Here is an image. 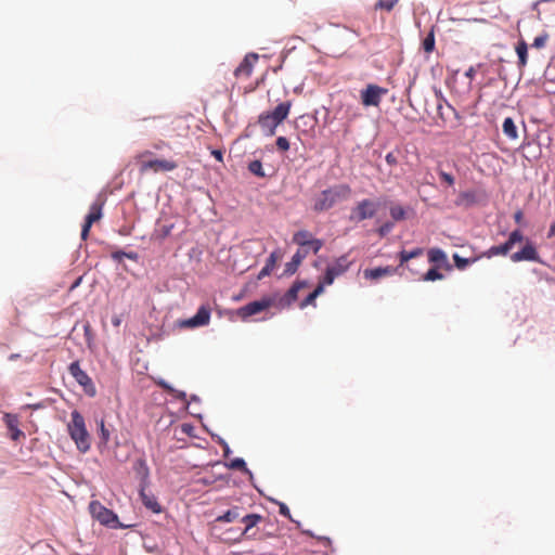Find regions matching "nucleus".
Wrapping results in <instances>:
<instances>
[{"instance_id": "864d4df0", "label": "nucleus", "mask_w": 555, "mask_h": 555, "mask_svg": "<svg viewBox=\"0 0 555 555\" xmlns=\"http://www.w3.org/2000/svg\"><path fill=\"white\" fill-rule=\"evenodd\" d=\"M514 220L516 223L518 224H521L522 223V220H524V212L518 209L515 214H514Z\"/></svg>"}, {"instance_id": "7ed1b4c3", "label": "nucleus", "mask_w": 555, "mask_h": 555, "mask_svg": "<svg viewBox=\"0 0 555 555\" xmlns=\"http://www.w3.org/2000/svg\"><path fill=\"white\" fill-rule=\"evenodd\" d=\"M379 208V204L370 198H364L356 204L351 209L349 220L359 223L363 220L373 218Z\"/></svg>"}, {"instance_id": "338daca9", "label": "nucleus", "mask_w": 555, "mask_h": 555, "mask_svg": "<svg viewBox=\"0 0 555 555\" xmlns=\"http://www.w3.org/2000/svg\"><path fill=\"white\" fill-rule=\"evenodd\" d=\"M177 397H178V398H184V397H185V395H184V392H180Z\"/></svg>"}, {"instance_id": "69168bd1", "label": "nucleus", "mask_w": 555, "mask_h": 555, "mask_svg": "<svg viewBox=\"0 0 555 555\" xmlns=\"http://www.w3.org/2000/svg\"><path fill=\"white\" fill-rule=\"evenodd\" d=\"M147 154H150V152H145L144 154H141V155L139 156V158L141 159V158H143V157H144L145 155H147Z\"/></svg>"}, {"instance_id": "72a5a7b5", "label": "nucleus", "mask_w": 555, "mask_h": 555, "mask_svg": "<svg viewBox=\"0 0 555 555\" xmlns=\"http://www.w3.org/2000/svg\"><path fill=\"white\" fill-rule=\"evenodd\" d=\"M390 216L395 221H400L405 219V210L400 205H393L390 207Z\"/></svg>"}, {"instance_id": "603ef678", "label": "nucleus", "mask_w": 555, "mask_h": 555, "mask_svg": "<svg viewBox=\"0 0 555 555\" xmlns=\"http://www.w3.org/2000/svg\"><path fill=\"white\" fill-rule=\"evenodd\" d=\"M211 155L220 163L223 162V153L221 150H212Z\"/></svg>"}, {"instance_id": "e2e57ef3", "label": "nucleus", "mask_w": 555, "mask_h": 555, "mask_svg": "<svg viewBox=\"0 0 555 555\" xmlns=\"http://www.w3.org/2000/svg\"><path fill=\"white\" fill-rule=\"evenodd\" d=\"M230 453V449H229V446L225 444L224 446V455L228 456V454Z\"/></svg>"}, {"instance_id": "f704fd0d", "label": "nucleus", "mask_w": 555, "mask_h": 555, "mask_svg": "<svg viewBox=\"0 0 555 555\" xmlns=\"http://www.w3.org/2000/svg\"><path fill=\"white\" fill-rule=\"evenodd\" d=\"M522 240H524V235H522L521 231L514 230L509 234L508 240L505 242V244L508 246L509 249H512L516 243H519Z\"/></svg>"}, {"instance_id": "6e6d98bb", "label": "nucleus", "mask_w": 555, "mask_h": 555, "mask_svg": "<svg viewBox=\"0 0 555 555\" xmlns=\"http://www.w3.org/2000/svg\"><path fill=\"white\" fill-rule=\"evenodd\" d=\"M475 75H476V69L474 66H470L466 72H465V77H467L469 80H473L475 78Z\"/></svg>"}, {"instance_id": "0e129e2a", "label": "nucleus", "mask_w": 555, "mask_h": 555, "mask_svg": "<svg viewBox=\"0 0 555 555\" xmlns=\"http://www.w3.org/2000/svg\"><path fill=\"white\" fill-rule=\"evenodd\" d=\"M113 324H114L115 326H118V325H119V320H118V319L113 320Z\"/></svg>"}, {"instance_id": "58836bf2", "label": "nucleus", "mask_w": 555, "mask_h": 555, "mask_svg": "<svg viewBox=\"0 0 555 555\" xmlns=\"http://www.w3.org/2000/svg\"><path fill=\"white\" fill-rule=\"evenodd\" d=\"M454 264L459 270H464L470 262V259L462 258L460 255H453Z\"/></svg>"}, {"instance_id": "8fccbe9b", "label": "nucleus", "mask_w": 555, "mask_h": 555, "mask_svg": "<svg viewBox=\"0 0 555 555\" xmlns=\"http://www.w3.org/2000/svg\"><path fill=\"white\" fill-rule=\"evenodd\" d=\"M547 37L546 36H539L535 37L533 40V47L535 48H543L545 46Z\"/></svg>"}, {"instance_id": "393cba45", "label": "nucleus", "mask_w": 555, "mask_h": 555, "mask_svg": "<svg viewBox=\"0 0 555 555\" xmlns=\"http://www.w3.org/2000/svg\"><path fill=\"white\" fill-rule=\"evenodd\" d=\"M312 234L306 230L298 231L293 236V242L304 249L311 241Z\"/></svg>"}, {"instance_id": "cd10ccee", "label": "nucleus", "mask_w": 555, "mask_h": 555, "mask_svg": "<svg viewBox=\"0 0 555 555\" xmlns=\"http://www.w3.org/2000/svg\"><path fill=\"white\" fill-rule=\"evenodd\" d=\"M516 53L518 55V66L520 68L525 67L527 64V56H528V47L525 41L518 42L516 46Z\"/></svg>"}, {"instance_id": "c03bdc74", "label": "nucleus", "mask_w": 555, "mask_h": 555, "mask_svg": "<svg viewBox=\"0 0 555 555\" xmlns=\"http://www.w3.org/2000/svg\"><path fill=\"white\" fill-rule=\"evenodd\" d=\"M322 246H323L322 241L312 237L310 243L306 247L311 248L314 254H318V251L322 248Z\"/></svg>"}, {"instance_id": "ea45409f", "label": "nucleus", "mask_w": 555, "mask_h": 555, "mask_svg": "<svg viewBox=\"0 0 555 555\" xmlns=\"http://www.w3.org/2000/svg\"><path fill=\"white\" fill-rule=\"evenodd\" d=\"M346 114H347V121H349V122L356 120L357 118H359L361 116V113L359 112V109L353 106H347Z\"/></svg>"}, {"instance_id": "4d7b16f0", "label": "nucleus", "mask_w": 555, "mask_h": 555, "mask_svg": "<svg viewBox=\"0 0 555 555\" xmlns=\"http://www.w3.org/2000/svg\"><path fill=\"white\" fill-rule=\"evenodd\" d=\"M158 386H160L163 389L171 392L173 391V389L165 382V380H159L158 383Z\"/></svg>"}, {"instance_id": "473e14b6", "label": "nucleus", "mask_w": 555, "mask_h": 555, "mask_svg": "<svg viewBox=\"0 0 555 555\" xmlns=\"http://www.w3.org/2000/svg\"><path fill=\"white\" fill-rule=\"evenodd\" d=\"M423 49L426 53H431L435 50V34L431 30L423 40Z\"/></svg>"}, {"instance_id": "39448f33", "label": "nucleus", "mask_w": 555, "mask_h": 555, "mask_svg": "<svg viewBox=\"0 0 555 555\" xmlns=\"http://www.w3.org/2000/svg\"><path fill=\"white\" fill-rule=\"evenodd\" d=\"M274 297H263L260 300L251 301L237 310V315L242 320H247L249 317L258 314L270 307H274Z\"/></svg>"}, {"instance_id": "9b49d317", "label": "nucleus", "mask_w": 555, "mask_h": 555, "mask_svg": "<svg viewBox=\"0 0 555 555\" xmlns=\"http://www.w3.org/2000/svg\"><path fill=\"white\" fill-rule=\"evenodd\" d=\"M178 167L177 163L167 159L140 160V172L145 173L149 170L154 172L172 171Z\"/></svg>"}, {"instance_id": "a211bd4d", "label": "nucleus", "mask_w": 555, "mask_h": 555, "mask_svg": "<svg viewBox=\"0 0 555 555\" xmlns=\"http://www.w3.org/2000/svg\"><path fill=\"white\" fill-rule=\"evenodd\" d=\"M3 420L7 427L11 431L12 440L16 441L20 439V437L24 436L23 431L18 429V418L16 415L5 413Z\"/></svg>"}, {"instance_id": "c85d7f7f", "label": "nucleus", "mask_w": 555, "mask_h": 555, "mask_svg": "<svg viewBox=\"0 0 555 555\" xmlns=\"http://www.w3.org/2000/svg\"><path fill=\"white\" fill-rule=\"evenodd\" d=\"M323 294L322 286H317L315 289L310 293L300 304L299 308L305 309L308 306H315V299L318 296Z\"/></svg>"}, {"instance_id": "c756f323", "label": "nucleus", "mask_w": 555, "mask_h": 555, "mask_svg": "<svg viewBox=\"0 0 555 555\" xmlns=\"http://www.w3.org/2000/svg\"><path fill=\"white\" fill-rule=\"evenodd\" d=\"M509 248L508 246L504 243V244H501V245H495V246H492L489 248V250L487 251V256L488 257H493V256H505L509 253Z\"/></svg>"}, {"instance_id": "20e7f679", "label": "nucleus", "mask_w": 555, "mask_h": 555, "mask_svg": "<svg viewBox=\"0 0 555 555\" xmlns=\"http://www.w3.org/2000/svg\"><path fill=\"white\" fill-rule=\"evenodd\" d=\"M89 511L94 519H96L100 524L109 526V527H117L118 517L117 515L106 508L104 505H102L98 501H92L89 504Z\"/></svg>"}, {"instance_id": "3c124183", "label": "nucleus", "mask_w": 555, "mask_h": 555, "mask_svg": "<svg viewBox=\"0 0 555 555\" xmlns=\"http://www.w3.org/2000/svg\"><path fill=\"white\" fill-rule=\"evenodd\" d=\"M385 160H386V163H387L389 166H396V165H397V163H398L397 157H396V155H395L392 152L388 153V154L385 156Z\"/></svg>"}, {"instance_id": "09e8293b", "label": "nucleus", "mask_w": 555, "mask_h": 555, "mask_svg": "<svg viewBox=\"0 0 555 555\" xmlns=\"http://www.w3.org/2000/svg\"><path fill=\"white\" fill-rule=\"evenodd\" d=\"M545 78L551 82H555V65L547 67Z\"/></svg>"}, {"instance_id": "f3484780", "label": "nucleus", "mask_w": 555, "mask_h": 555, "mask_svg": "<svg viewBox=\"0 0 555 555\" xmlns=\"http://www.w3.org/2000/svg\"><path fill=\"white\" fill-rule=\"evenodd\" d=\"M307 255H308V250L298 249L295 253V255L292 257V260L285 264L284 274H286V275L294 274L297 271L300 263L302 262V260L307 257Z\"/></svg>"}, {"instance_id": "0eeeda50", "label": "nucleus", "mask_w": 555, "mask_h": 555, "mask_svg": "<svg viewBox=\"0 0 555 555\" xmlns=\"http://www.w3.org/2000/svg\"><path fill=\"white\" fill-rule=\"evenodd\" d=\"M104 203H105V201L103 198L99 197L90 206V211L86 216L85 223L81 229V238L82 240H87L92 224L102 218V209H103Z\"/></svg>"}, {"instance_id": "c9c22d12", "label": "nucleus", "mask_w": 555, "mask_h": 555, "mask_svg": "<svg viewBox=\"0 0 555 555\" xmlns=\"http://www.w3.org/2000/svg\"><path fill=\"white\" fill-rule=\"evenodd\" d=\"M248 170L257 176V177H260V178H263L266 176V173L263 172V169H262V164L260 160H253L249 163L248 165Z\"/></svg>"}, {"instance_id": "ddd939ff", "label": "nucleus", "mask_w": 555, "mask_h": 555, "mask_svg": "<svg viewBox=\"0 0 555 555\" xmlns=\"http://www.w3.org/2000/svg\"><path fill=\"white\" fill-rule=\"evenodd\" d=\"M263 517L259 514H248L241 518L242 522L245 524V528L241 533L240 540L242 538H254L256 533L253 531V529L261 522Z\"/></svg>"}, {"instance_id": "13d9d810", "label": "nucleus", "mask_w": 555, "mask_h": 555, "mask_svg": "<svg viewBox=\"0 0 555 555\" xmlns=\"http://www.w3.org/2000/svg\"><path fill=\"white\" fill-rule=\"evenodd\" d=\"M554 236H555V220L552 222V224L548 229V232H547L548 238L554 237Z\"/></svg>"}, {"instance_id": "4be33fe9", "label": "nucleus", "mask_w": 555, "mask_h": 555, "mask_svg": "<svg viewBox=\"0 0 555 555\" xmlns=\"http://www.w3.org/2000/svg\"><path fill=\"white\" fill-rule=\"evenodd\" d=\"M393 271L395 270L391 267L366 269L364 271V276L370 280H377L379 278L392 274Z\"/></svg>"}, {"instance_id": "4c0bfd02", "label": "nucleus", "mask_w": 555, "mask_h": 555, "mask_svg": "<svg viewBox=\"0 0 555 555\" xmlns=\"http://www.w3.org/2000/svg\"><path fill=\"white\" fill-rule=\"evenodd\" d=\"M229 467L231 469H237V470H242L244 473H249L248 468L246 467L245 461L241 457H236V459L232 460L229 464Z\"/></svg>"}, {"instance_id": "423d86ee", "label": "nucleus", "mask_w": 555, "mask_h": 555, "mask_svg": "<svg viewBox=\"0 0 555 555\" xmlns=\"http://www.w3.org/2000/svg\"><path fill=\"white\" fill-rule=\"evenodd\" d=\"M388 90L386 88L379 87L374 83H370L365 87V89L361 90L360 98L361 103L364 106H378L380 104L382 98L387 94Z\"/></svg>"}, {"instance_id": "f03ea898", "label": "nucleus", "mask_w": 555, "mask_h": 555, "mask_svg": "<svg viewBox=\"0 0 555 555\" xmlns=\"http://www.w3.org/2000/svg\"><path fill=\"white\" fill-rule=\"evenodd\" d=\"M72 421L67 426L70 438L75 441L77 449L85 453L89 451L90 436L86 428L85 418L78 411L72 412Z\"/></svg>"}, {"instance_id": "37998d69", "label": "nucleus", "mask_w": 555, "mask_h": 555, "mask_svg": "<svg viewBox=\"0 0 555 555\" xmlns=\"http://www.w3.org/2000/svg\"><path fill=\"white\" fill-rule=\"evenodd\" d=\"M276 147L280 151H287L289 149V142L285 137H279L276 139Z\"/></svg>"}, {"instance_id": "dca6fc26", "label": "nucleus", "mask_w": 555, "mask_h": 555, "mask_svg": "<svg viewBox=\"0 0 555 555\" xmlns=\"http://www.w3.org/2000/svg\"><path fill=\"white\" fill-rule=\"evenodd\" d=\"M281 259H282L281 250L278 249V250L272 251L270 254L269 258L267 259L264 267L260 270V272L257 276L258 280H262L263 278L270 275L271 272L276 267L278 261Z\"/></svg>"}, {"instance_id": "680f3d73", "label": "nucleus", "mask_w": 555, "mask_h": 555, "mask_svg": "<svg viewBox=\"0 0 555 555\" xmlns=\"http://www.w3.org/2000/svg\"><path fill=\"white\" fill-rule=\"evenodd\" d=\"M139 464H140V466H141V467H143V468H144V470H145V475H147V467H146L145 462H144V461H140V462H139Z\"/></svg>"}, {"instance_id": "aec40b11", "label": "nucleus", "mask_w": 555, "mask_h": 555, "mask_svg": "<svg viewBox=\"0 0 555 555\" xmlns=\"http://www.w3.org/2000/svg\"><path fill=\"white\" fill-rule=\"evenodd\" d=\"M140 496L143 505L152 511L155 514H159L162 512V506L158 503L157 499L153 494H149L145 492L144 488L140 491Z\"/></svg>"}, {"instance_id": "052dcab7", "label": "nucleus", "mask_w": 555, "mask_h": 555, "mask_svg": "<svg viewBox=\"0 0 555 555\" xmlns=\"http://www.w3.org/2000/svg\"><path fill=\"white\" fill-rule=\"evenodd\" d=\"M81 280H82V278H81V276H80V278H78V279L75 281V283L72 285V288L77 287V286L80 284Z\"/></svg>"}, {"instance_id": "5fc2aeb1", "label": "nucleus", "mask_w": 555, "mask_h": 555, "mask_svg": "<svg viewBox=\"0 0 555 555\" xmlns=\"http://www.w3.org/2000/svg\"><path fill=\"white\" fill-rule=\"evenodd\" d=\"M126 251L117 250L112 254V258L116 261H121V259L125 257Z\"/></svg>"}, {"instance_id": "f257e3e1", "label": "nucleus", "mask_w": 555, "mask_h": 555, "mask_svg": "<svg viewBox=\"0 0 555 555\" xmlns=\"http://www.w3.org/2000/svg\"><path fill=\"white\" fill-rule=\"evenodd\" d=\"M351 193V188L348 184H336L323 190L314 197L313 210L317 212L330 210L339 202L349 199Z\"/></svg>"}, {"instance_id": "2eb2a0df", "label": "nucleus", "mask_w": 555, "mask_h": 555, "mask_svg": "<svg viewBox=\"0 0 555 555\" xmlns=\"http://www.w3.org/2000/svg\"><path fill=\"white\" fill-rule=\"evenodd\" d=\"M429 262L436 264L438 268L451 270L452 266L448 261L446 253L440 248H430L427 253Z\"/></svg>"}, {"instance_id": "6ab92c4d", "label": "nucleus", "mask_w": 555, "mask_h": 555, "mask_svg": "<svg viewBox=\"0 0 555 555\" xmlns=\"http://www.w3.org/2000/svg\"><path fill=\"white\" fill-rule=\"evenodd\" d=\"M258 122L268 135H273L275 133V128L280 125L275 119H273L269 112L262 113L259 116Z\"/></svg>"}, {"instance_id": "79ce46f5", "label": "nucleus", "mask_w": 555, "mask_h": 555, "mask_svg": "<svg viewBox=\"0 0 555 555\" xmlns=\"http://www.w3.org/2000/svg\"><path fill=\"white\" fill-rule=\"evenodd\" d=\"M438 171V175L440 177V179L447 183L448 185L452 186L454 184V177L451 175V173H448L443 170H441L440 168L437 169Z\"/></svg>"}, {"instance_id": "2f4dec72", "label": "nucleus", "mask_w": 555, "mask_h": 555, "mask_svg": "<svg viewBox=\"0 0 555 555\" xmlns=\"http://www.w3.org/2000/svg\"><path fill=\"white\" fill-rule=\"evenodd\" d=\"M336 278H337V275L335 274V272H333L331 269L326 268V271H325L322 280H320L318 286H322V292H324V287L326 285L333 284V282Z\"/></svg>"}, {"instance_id": "b1692460", "label": "nucleus", "mask_w": 555, "mask_h": 555, "mask_svg": "<svg viewBox=\"0 0 555 555\" xmlns=\"http://www.w3.org/2000/svg\"><path fill=\"white\" fill-rule=\"evenodd\" d=\"M241 517V507L234 506L228 509L224 514L218 516L216 521L218 522H233Z\"/></svg>"}, {"instance_id": "a878e982", "label": "nucleus", "mask_w": 555, "mask_h": 555, "mask_svg": "<svg viewBox=\"0 0 555 555\" xmlns=\"http://www.w3.org/2000/svg\"><path fill=\"white\" fill-rule=\"evenodd\" d=\"M349 262L346 256L338 258L333 264L327 268L331 269L337 276L341 275L347 271Z\"/></svg>"}, {"instance_id": "4468645a", "label": "nucleus", "mask_w": 555, "mask_h": 555, "mask_svg": "<svg viewBox=\"0 0 555 555\" xmlns=\"http://www.w3.org/2000/svg\"><path fill=\"white\" fill-rule=\"evenodd\" d=\"M258 60V55L255 53L247 54L241 64L234 70L235 77H245L248 78L251 75L255 63Z\"/></svg>"}, {"instance_id": "a18cd8bd", "label": "nucleus", "mask_w": 555, "mask_h": 555, "mask_svg": "<svg viewBox=\"0 0 555 555\" xmlns=\"http://www.w3.org/2000/svg\"><path fill=\"white\" fill-rule=\"evenodd\" d=\"M391 229H392V223L386 222L377 229V233L379 236L384 237L391 231Z\"/></svg>"}, {"instance_id": "6e6552de", "label": "nucleus", "mask_w": 555, "mask_h": 555, "mask_svg": "<svg viewBox=\"0 0 555 555\" xmlns=\"http://www.w3.org/2000/svg\"><path fill=\"white\" fill-rule=\"evenodd\" d=\"M306 287H308V283L306 281L295 282L283 296L275 298L274 307L279 309L288 308L297 300L299 291Z\"/></svg>"}, {"instance_id": "a19ab883", "label": "nucleus", "mask_w": 555, "mask_h": 555, "mask_svg": "<svg viewBox=\"0 0 555 555\" xmlns=\"http://www.w3.org/2000/svg\"><path fill=\"white\" fill-rule=\"evenodd\" d=\"M100 439H101V442L104 444H106L109 440V431L105 427L103 420H101V422H100Z\"/></svg>"}, {"instance_id": "bf43d9fd", "label": "nucleus", "mask_w": 555, "mask_h": 555, "mask_svg": "<svg viewBox=\"0 0 555 555\" xmlns=\"http://www.w3.org/2000/svg\"><path fill=\"white\" fill-rule=\"evenodd\" d=\"M125 257H127L131 260H137L138 255H137V253L131 251V253H126Z\"/></svg>"}, {"instance_id": "e433bc0d", "label": "nucleus", "mask_w": 555, "mask_h": 555, "mask_svg": "<svg viewBox=\"0 0 555 555\" xmlns=\"http://www.w3.org/2000/svg\"><path fill=\"white\" fill-rule=\"evenodd\" d=\"M444 276L442 273H440L437 268L429 269L423 276V281H437L442 280Z\"/></svg>"}, {"instance_id": "412c9836", "label": "nucleus", "mask_w": 555, "mask_h": 555, "mask_svg": "<svg viewBox=\"0 0 555 555\" xmlns=\"http://www.w3.org/2000/svg\"><path fill=\"white\" fill-rule=\"evenodd\" d=\"M291 107H292V102L286 101V102L280 103L272 112H269V113L271 114L273 119H275L279 124H281L287 118Z\"/></svg>"}, {"instance_id": "f8f14e48", "label": "nucleus", "mask_w": 555, "mask_h": 555, "mask_svg": "<svg viewBox=\"0 0 555 555\" xmlns=\"http://www.w3.org/2000/svg\"><path fill=\"white\" fill-rule=\"evenodd\" d=\"M512 261H539V255L535 247L531 243H527L519 251L511 256Z\"/></svg>"}, {"instance_id": "9d476101", "label": "nucleus", "mask_w": 555, "mask_h": 555, "mask_svg": "<svg viewBox=\"0 0 555 555\" xmlns=\"http://www.w3.org/2000/svg\"><path fill=\"white\" fill-rule=\"evenodd\" d=\"M211 310L208 306L203 305L198 308L196 314L190 319L180 322L181 327L195 328L209 324Z\"/></svg>"}, {"instance_id": "7c9ffc66", "label": "nucleus", "mask_w": 555, "mask_h": 555, "mask_svg": "<svg viewBox=\"0 0 555 555\" xmlns=\"http://www.w3.org/2000/svg\"><path fill=\"white\" fill-rule=\"evenodd\" d=\"M399 0H378L374 9L390 12L393 10V8L398 4Z\"/></svg>"}, {"instance_id": "de8ad7c7", "label": "nucleus", "mask_w": 555, "mask_h": 555, "mask_svg": "<svg viewBox=\"0 0 555 555\" xmlns=\"http://www.w3.org/2000/svg\"><path fill=\"white\" fill-rule=\"evenodd\" d=\"M279 513L284 517L291 518V511L285 503L279 502Z\"/></svg>"}, {"instance_id": "bb28decb", "label": "nucleus", "mask_w": 555, "mask_h": 555, "mask_svg": "<svg viewBox=\"0 0 555 555\" xmlns=\"http://www.w3.org/2000/svg\"><path fill=\"white\" fill-rule=\"evenodd\" d=\"M424 253V249L421 248V247H417L413 250H401L399 253V260H400V266H403L404 263H406L410 259H413V258H416V257H420L422 256Z\"/></svg>"}, {"instance_id": "5701e85b", "label": "nucleus", "mask_w": 555, "mask_h": 555, "mask_svg": "<svg viewBox=\"0 0 555 555\" xmlns=\"http://www.w3.org/2000/svg\"><path fill=\"white\" fill-rule=\"evenodd\" d=\"M503 133L511 140L518 139L517 127L511 117H506L503 121Z\"/></svg>"}, {"instance_id": "1a4fd4ad", "label": "nucleus", "mask_w": 555, "mask_h": 555, "mask_svg": "<svg viewBox=\"0 0 555 555\" xmlns=\"http://www.w3.org/2000/svg\"><path fill=\"white\" fill-rule=\"evenodd\" d=\"M69 374L75 380L85 388L86 392L93 396L95 393L94 385L89 375L80 367L78 361L70 363L68 367Z\"/></svg>"}, {"instance_id": "49530a36", "label": "nucleus", "mask_w": 555, "mask_h": 555, "mask_svg": "<svg viewBox=\"0 0 555 555\" xmlns=\"http://www.w3.org/2000/svg\"><path fill=\"white\" fill-rule=\"evenodd\" d=\"M460 199L462 202H465V203H468V204H472L475 202V194L473 192H462L460 194Z\"/></svg>"}]
</instances>
